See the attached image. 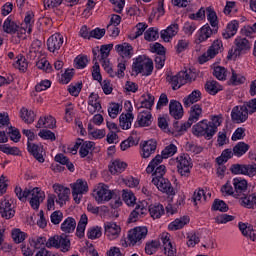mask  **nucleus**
Returning a JSON list of instances; mask_svg holds the SVG:
<instances>
[{"label": "nucleus", "mask_w": 256, "mask_h": 256, "mask_svg": "<svg viewBox=\"0 0 256 256\" xmlns=\"http://www.w3.org/2000/svg\"><path fill=\"white\" fill-rule=\"evenodd\" d=\"M197 79V73L193 72L191 69H186L178 72L176 75H168L166 80L171 85L173 91H177V89H181L183 85H187V83H193Z\"/></svg>", "instance_id": "obj_1"}, {"label": "nucleus", "mask_w": 256, "mask_h": 256, "mask_svg": "<svg viewBox=\"0 0 256 256\" xmlns=\"http://www.w3.org/2000/svg\"><path fill=\"white\" fill-rule=\"evenodd\" d=\"M132 71L136 75L141 74L144 77H149L153 73V60L147 55H139L132 64Z\"/></svg>", "instance_id": "obj_2"}, {"label": "nucleus", "mask_w": 256, "mask_h": 256, "mask_svg": "<svg viewBox=\"0 0 256 256\" xmlns=\"http://www.w3.org/2000/svg\"><path fill=\"white\" fill-rule=\"evenodd\" d=\"M176 153H177V146L175 144H170V145L166 146L162 150L161 155H156L155 158H153L150 161V163L148 164V166L146 168V173H148V175H151V173H153V171H155V168L157 167V165H159V163L163 162V159H169V157H173V155H175Z\"/></svg>", "instance_id": "obj_3"}, {"label": "nucleus", "mask_w": 256, "mask_h": 256, "mask_svg": "<svg viewBox=\"0 0 256 256\" xmlns=\"http://www.w3.org/2000/svg\"><path fill=\"white\" fill-rule=\"evenodd\" d=\"M176 167L181 177H189L191 175V169H193V160L187 153L179 154L176 159Z\"/></svg>", "instance_id": "obj_4"}, {"label": "nucleus", "mask_w": 256, "mask_h": 256, "mask_svg": "<svg viewBox=\"0 0 256 256\" xmlns=\"http://www.w3.org/2000/svg\"><path fill=\"white\" fill-rule=\"evenodd\" d=\"M192 133L195 137H204L205 139H213L215 129L209 124V120L204 119L192 127Z\"/></svg>", "instance_id": "obj_5"}, {"label": "nucleus", "mask_w": 256, "mask_h": 256, "mask_svg": "<svg viewBox=\"0 0 256 256\" xmlns=\"http://www.w3.org/2000/svg\"><path fill=\"white\" fill-rule=\"evenodd\" d=\"M234 45L236 47L228 52V59H233V61H235L237 57H241L242 53L251 49V42H249L247 38L237 37L234 40Z\"/></svg>", "instance_id": "obj_6"}, {"label": "nucleus", "mask_w": 256, "mask_h": 256, "mask_svg": "<svg viewBox=\"0 0 256 256\" xmlns=\"http://www.w3.org/2000/svg\"><path fill=\"white\" fill-rule=\"evenodd\" d=\"M33 27H35V12L27 11L25 13L23 23L20 24L19 35L22 40L27 39V33L28 35H31V33H33Z\"/></svg>", "instance_id": "obj_7"}, {"label": "nucleus", "mask_w": 256, "mask_h": 256, "mask_svg": "<svg viewBox=\"0 0 256 256\" xmlns=\"http://www.w3.org/2000/svg\"><path fill=\"white\" fill-rule=\"evenodd\" d=\"M92 197H94L97 203H107V201H111V199H113V192L109 190V186L100 183L93 190Z\"/></svg>", "instance_id": "obj_8"}, {"label": "nucleus", "mask_w": 256, "mask_h": 256, "mask_svg": "<svg viewBox=\"0 0 256 256\" xmlns=\"http://www.w3.org/2000/svg\"><path fill=\"white\" fill-rule=\"evenodd\" d=\"M79 147V155L83 159L87 157V155H89V153H91L93 149H95V142L84 141L83 139L78 138L75 145L71 148L70 153H72V155L77 154V150L79 149Z\"/></svg>", "instance_id": "obj_9"}, {"label": "nucleus", "mask_w": 256, "mask_h": 256, "mask_svg": "<svg viewBox=\"0 0 256 256\" xmlns=\"http://www.w3.org/2000/svg\"><path fill=\"white\" fill-rule=\"evenodd\" d=\"M70 187L72 189L73 199L77 204L81 203L83 195L89 192V185L87 184V181L83 179L76 180L75 183L70 184Z\"/></svg>", "instance_id": "obj_10"}, {"label": "nucleus", "mask_w": 256, "mask_h": 256, "mask_svg": "<svg viewBox=\"0 0 256 256\" xmlns=\"http://www.w3.org/2000/svg\"><path fill=\"white\" fill-rule=\"evenodd\" d=\"M0 215L2 219H13L15 217V200L9 198H1Z\"/></svg>", "instance_id": "obj_11"}, {"label": "nucleus", "mask_w": 256, "mask_h": 256, "mask_svg": "<svg viewBox=\"0 0 256 256\" xmlns=\"http://www.w3.org/2000/svg\"><path fill=\"white\" fill-rule=\"evenodd\" d=\"M147 233H149L147 227H136L134 229H131L128 232L129 245H141L143 239L147 237Z\"/></svg>", "instance_id": "obj_12"}, {"label": "nucleus", "mask_w": 256, "mask_h": 256, "mask_svg": "<svg viewBox=\"0 0 256 256\" xmlns=\"http://www.w3.org/2000/svg\"><path fill=\"white\" fill-rule=\"evenodd\" d=\"M233 175H246V177H255L256 163L252 164H233L230 168Z\"/></svg>", "instance_id": "obj_13"}, {"label": "nucleus", "mask_w": 256, "mask_h": 256, "mask_svg": "<svg viewBox=\"0 0 256 256\" xmlns=\"http://www.w3.org/2000/svg\"><path fill=\"white\" fill-rule=\"evenodd\" d=\"M223 49V41L221 39L214 40L206 52L207 56L205 54L201 56L200 63H206L209 59L217 57L219 53H222Z\"/></svg>", "instance_id": "obj_14"}, {"label": "nucleus", "mask_w": 256, "mask_h": 256, "mask_svg": "<svg viewBox=\"0 0 256 256\" xmlns=\"http://www.w3.org/2000/svg\"><path fill=\"white\" fill-rule=\"evenodd\" d=\"M29 204L30 206L37 211L41 206V203L45 201V192L39 187H35L32 190H29Z\"/></svg>", "instance_id": "obj_15"}, {"label": "nucleus", "mask_w": 256, "mask_h": 256, "mask_svg": "<svg viewBox=\"0 0 256 256\" xmlns=\"http://www.w3.org/2000/svg\"><path fill=\"white\" fill-rule=\"evenodd\" d=\"M54 189V193H56V203L63 207L67 201H69V195H71V189L61 185V184H54L52 186Z\"/></svg>", "instance_id": "obj_16"}, {"label": "nucleus", "mask_w": 256, "mask_h": 256, "mask_svg": "<svg viewBox=\"0 0 256 256\" xmlns=\"http://www.w3.org/2000/svg\"><path fill=\"white\" fill-rule=\"evenodd\" d=\"M148 205L149 203H147V201H140L136 205L135 209L130 213L128 218L129 223H136V221H139V219L145 217V215H147Z\"/></svg>", "instance_id": "obj_17"}, {"label": "nucleus", "mask_w": 256, "mask_h": 256, "mask_svg": "<svg viewBox=\"0 0 256 256\" xmlns=\"http://www.w3.org/2000/svg\"><path fill=\"white\" fill-rule=\"evenodd\" d=\"M3 31L8 35H16L18 39H23L19 34L21 31V25L15 22V18L13 16H8V18L4 21Z\"/></svg>", "instance_id": "obj_18"}, {"label": "nucleus", "mask_w": 256, "mask_h": 256, "mask_svg": "<svg viewBox=\"0 0 256 256\" xmlns=\"http://www.w3.org/2000/svg\"><path fill=\"white\" fill-rule=\"evenodd\" d=\"M63 43V35L61 33H55L48 38L47 49L50 53H59V50L63 47Z\"/></svg>", "instance_id": "obj_19"}, {"label": "nucleus", "mask_w": 256, "mask_h": 256, "mask_svg": "<svg viewBox=\"0 0 256 256\" xmlns=\"http://www.w3.org/2000/svg\"><path fill=\"white\" fill-rule=\"evenodd\" d=\"M157 151V141L151 139L140 143V156L142 159H149Z\"/></svg>", "instance_id": "obj_20"}, {"label": "nucleus", "mask_w": 256, "mask_h": 256, "mask_svg": "<svg viewBox=\"0 0 256 256\" xmlns=\"http://www.w3.org/2000/svg\"><path fill=\"white\" fill-rule=\"evenodd\" d=\"M104 231L107 239L115 241V239H119L121 235V226L117 225L115 222H105Z\"/></svg>", "instance_id": "obj_21"}, {"label": "nucleus", "mask_w": 256, "mask_h": 256, "mask_svg": "<svg viewBox=\"0 0 256 256\" xmlns=\"http://www.w3.org/2000/svg\"><path fill=\"white\" fill-rule=\"evenodd\" d=\"M152 183L162 193H166V195H175V189H173V186L171 185V182L169 181V179L155 178V179H152Z\"/></svg>", "instance_id": "obj_22"}, {"label": "nucleus", "mask_w": 256, "mask_h": 256, "mask_svg": "<svg viewBox=\"0 0 256 256\" xmlns=\"http://www.w3.org/2000/svg\"><path fill=\"white\" fill-rule=\"evenodd\" d=\"M231 119L234 123H245L249 119L247 108L243 105L235 106L231 112Z\"/></svg>", "instance_id": "obj_23"}, {"label": "nucleus", "mask_w": 256, "mask_h": 256, "mask_svg": "<svg viewBox=\"0 0 256 256\" xmlns=\"http://www.w3.org/2000/svg\"><path fill=\"white\" fill-rule=\"evenodd\" d=\"M159 239L163 244L164 254L167 256H175V253H177V248H175L171 242V234L163 232Z\"/></svg>", "instance_id": "obj_24"}, {"label": "nucleus", "mask_w": 256, "mask_h": 256, "mask_svg": "<svg viewBox=\"0 0 256 256\" xmlns=\"http://www.w3.org/2000/svg\"><path fill=\"white\" fill-rule=\"evenodd\" d=\"M203 117V105L202 104H194L190 107L189 110V117L187 122L189 123L190 127L193 123H197Z\"/></svg>", "instance_id": "obj_25"}, {"label": "nucleus", "mask_w": 256, "mask_h": 256, "mask_svg": "<svg viewBox=\"0 0 256 256\" xmlns=\"http://www.w3.org/2000/svg\"><path fill=\"white\" fill-rule=\"evenodd\" d=\"M88 112L90 115H95L101 111V101L99 100V94L92 92L88 97Z\"/></svg>", "instance_id": "obj_26"}, {"label": "nucleus", "mask_w": 256, "mask_h": 256, "mask_svg": "<svg viewBox=\"0 0 256 256\" xmlns=\"http://www.w3.org/2000/svg\"><path fill=\"white\" fill-rule=\"evenodd\" d=\"M57 120L52 115L41 116L36 124V129H55Z\"/></svg>", "instance_id": "obj_27"}, {"label": "nucleus", "mask_w": 256, "mask_h": 256, "mask_svg": "<svg viewBox=\"0 0 256 256\" xmlns=\"http://www.w3.org/2000/svg\"><path fill=\"white\" fill-rule=\"evenodd\" d=\"M232 185L234 187V194L237 197H241V195H245L247 193V187H248V182L245 180V178L241 177H236L232 180Z\"/></svg>", "instance_id": "obj_28"}, {"label": "nucleus", "mask_w": 256, "mask_h": 256, "mask_svg": "<svg viewBox=\"0 0 256 256\" xmlns=\"http://www.w3.org/2000/svg\"><path fill=\"white\" fill-rule=\"evenodd\" d=\"M184 113L185 112L183 111V105L181 104V102L177 100H170L169 115H171L173 119H183Z\"/></svg>", "instance_id": "obj_29"}, {"label": "nucleus", "mask_w": 256, "mask_h": 256, "mask_svg": "<svg viewBox=\"0 0 256 256\" xmlns=\"http://www.w3.org/2000/svg\"><path fill=\"white\" fill-rule=\"evenodd\" d=\"M115 50L122 57L123 60L131 59L133 57V46L127 42L122 44H117Z\"/></svg>", "instance_id": "obj_30"}, {"label": "nucleus", "mask_w": 256, "mask_h": 256, "mask_svg": "<svg viewBox=\"0 0 256 256\" xmlns=\"http://www.w3.org/2000/svg\"><path fill=\"white\" fill-rule=\"evenodd\" d=\"M27 150L35 157L39 163H45V158H43V146L31 142H27Z\"/></svg>", "instance_id": "obj_31"}, {"label": "nucleus", "mask_w": 256, "mask_h": 256, "mask_svg": "<svg viewBox=\"0 0 256 256\" xmlns=\"http://www.w3.org/2000/svg\"><path fill=\"white\" fill-rule=\"evenodd\" d=\"M177 33H179V24L175 23L168 26L167 29L162 30L160 32V37L163 39V41L169 43V41H171V39H173Z\"/></svg>", "instance_id": "obj_32"}, {"label": "nucleus", "mask_w": 256, "mask_h": 256, "mask_svg": "<svg viewBox=\"0 0 256 256\" xmlns=\"http://www.w3.org/2000/svg\"><path fill=\"white\" fill-rule=\"evenodd\" d=\"M219 31L217 28L211 29V26L209 24H206L200 28L198 31V41L199 43H203L204 41H207L213 35V33H217Z\"/></svg>", "instance_id": "obj_33"}, {"label": "nucleus", "mask_w": 256, "mask_h": 256, "mask_svg": "<svg viewBox=\"0 0 256 256\" xmlns=\"http://www.w3.org/2000/svg\"><path fill=\"white\" fill-rule=\"evenodd\" d=\"M147 212H149L152 219H161L165 215V207L159 203L151 204L147 206Z\"/></svg>", "instance_id": "obj_34"}, {"label": "nucleus", "mask_w": 256, "mask_h": 256, "mask_svg": "<svg viewBox=\"0 0 256 256\" xmlns=\"http://www.w3.org/2000/svg\"><path fill=\"white\" fill-rule=\"evenodd\" d=\"M112 49H113V44L102 45L99 50L100 55H97V50L93 49L92 50V53L94 55L93 61H97V59L99 61L104 59H109V55Z\"/></svg>", "instance_id": "obj_35"}, {"label": "nucleus", "mask_w": 256, "mask_h": 256, "mask_svg": "<svg viewBox=\"0 0 256 256\" xmlns=\"http://www.w3.org/2000/svg\"><path fill=\"white\" fill-rule=\"evenodd\" d=\"M194 205H199V203H205L206 201L211 200V192L205 191L203 189H198L194 192L192 196Z\"/></svg>", "instance_id": "obj_36"}, {"label": "nucleus", "mask_w": 256, "mask_h": 256, "mask_svg": "<svg viewBox=\"0 0 256 256\" xmlns=\"http://www.w3.org/2000/svg\"><path fill=\"white\" fill-rule=\"evenodd\" d=\"M239 29V22L237 20H233L227 24L226 28L222 32V37L224 39H231V37H235L237 35V31Z\"/></svg>", "instance_id": "obj_37"}, {"label": "nucleus", "mask_w": 256, "mask_h": 256, "mask_svg": "<svg viewBox=\"0 0 256 256\" xmlns=\"http://www.w3.org/2000/svg\"><path fill=\"white\" fill-rule=\"evenodd\" d=\"M137 121L140 127H149L153 123V116L151 110L141 111L137 116Z\"/></svg>", "instance_id": "obj_38"}, {"label": "nucleus", "mask_w": 256, "mask_h": 256, "mask_svg": "<svg viewBox=\"0 0 256 256\" xmlns=\"http://www.w3.org/2000/svg\"><path fill=\"white\" fill-rule=\"evenodd\" d=\"M127 169V163L120 159L113 160L109 165L111 175H119Z\"/></svg>", "instance_id": "obj_39"}, {"label": "nucleus", "mask_w": 256, "mask_h": 256, "mask_svg": "<svg viewBox=\"0 0 256 256\" xmlns=\"http://www.w3.org/2000/svg\"><path fill=\"white\" fill-rule=\"evenodd\" d=\"M153 105H155V96L151 93H144L140 97V109H147V111H151Z\"/></svg>", "instance_id": "obj_40"}, {"label": "nucleus", "mask_w": 256, "mask_h": 256, "mask_svg": "<svg viewBox=\"0 0 256 256\" xmlns=\"http://www.w3.org/2000/svg\"><path fill=\"white\" fill-rule=\"evenodd\" d=\"M190 219L189 216H183L180 218H176L168 225L169 231H179V229H183L185 225H188Z\"/></svg>", "instance_id": "obj_41"}, {"label": "nucleus", "mask_w": 256, "mask_h": 256, "mask_svg": "<svg viewBox=\"0 0 256 256\" xmlns=\"http://www.w3.org/2000/svg\"><path fill=\"white\" fill-rule=\"evenodd\" d=\"M200 99H202L201 91L194 90L191 94L183 99L184 107H191V105H194V103L199 102Z\"/></svg>", "instance_id": "obj_42"}, {"label": "nucleus", "mask_w": 256, "mask_h": 256, "mask_svg": "<svg viewBox=\"0 0 256 256\" xmlns=\"http://www.w3.org/2000/svg\"><path fill=\"white\" fill-rule=\"evenodd\" d=\"M204 89L209 95H217L219 91H223V87L221 86V84H219V82L215 80L207 81L205 83Z\"/></svg>", "instance_id": "obj_43"}, {"label": "nucleus", "mask_w": 256, "mask_h": 256, "mask_svg": "<svg viewBox=\"0 0 256 256\" xmlns=\"http://www.w3.org/2000/svg\"><path fill=\"white\" fill-rule=\"evenodd\" d=\"M133 119H135V116H133V113H122L119 117V123L121 129L127 130L131 127L133 124Z\"/></svg>", "instance_id": "obj_44"}, {"label": "nucleus", "mask_w": 256, "mask_h": 256, "mask_svg": "<svg viewBox=\"0 0 256 256\" xmlns=\"http://www.w3.org/2000/svg\"><path fill=\"white\" fill-rule=\"evenodd\" d=\"M76 227H77V221H75V218L68 217L63 221L60 229L61 231H63V233H73Z\"/></svg>", "instance_id": "obj_45"}, {"label": "nucleus", "mask_w": 256, "mask_h": 256, "mask_svg": "<svg viewBox=\"0 0 256 256\" xmlns=\"http://www.w3.org/2000/svg\"><path fill=\"white\" fill-rule=\"evenodd\" d=\"M20 118L27 125H31V123L35 122V112H33V110H29L25 107H22L20 109Z\"/></svg>", "instance_id": "obj_46"}, {"label": "nucleus", "mask_w": 256, "mask_h": 256, "mask_svg": "<svg viewBox=\"0 0 256 256\" xmlns=\"http://www.w3.org/2000/svg\"><path fill=\"white\" fill-rule=\"evenodd\" d=\"M206 15L211 27L219 30V19L215 10L211 7L206 8Z\"/></svg>", "instance_id": "obj_47"}, {"label": "nucleus", "mask_w": 256, "mask_h": 256, "mask_svg": "<svg viewBox=\"0 0 256 256\" xmlns=\"http://www.w3.org/2000/svg\"><path fill=\"white\" fill-rule=\"evenodd\" d=\"M16 69H19L21 73H27V69H29V62L27 58L22 54L17 56V61L14 64Z\"/></svg>", "instance_id": "obj_48"}, {"label": "nucleus", "mask_w": 256, "mask_h": 256, "mask_svg": "<svg viewBox=\"0 0 256 256\" xmlns=\"http://www.w3.org/2000/svg\"><path fill=\"white\" fill-rule=\"evenodd\" d=\"M250 148L251 146H249V144L245 142H238L233 147L235 157H243V155H245V153H247V151H249Z\"/></svg>", "instance_id": "obj_49"}, {"label": "nucleus", "mask_w": 256, "mask_h": 256, "mask_svg": "<svg viewBox=\"0 0 256 256\" xmlns=\"http://www.w3.org/2000/svg\"><path fill=\"white\" fill-rule=\"evenodd\" d=\"M11 237H12L14 243L19 245V243H23V241H25V239H27L28 235H27V233L21 231V229L14 228L11 231Z\"/></svg>", "instance_id": "obj_50"}, {"label": "nucleus", "mask_w": 256, "mask_h": 256, "mask_svg": "<svg viewBox=\"0 0 256 256\" xmlns=\"http://www.w3.org/2000/svg\"><path fill=\"white\" fill-rule=\"evenodd\" d=\"M159 247H161V241L159 240L148 241L145 246V253L147 255H155V253L159 251Z\"/></svg>", "instance_id": "obj_51"}, {"label": "nucleus", "mask_w": 256, "mask_h": 256, "mask_svg": "<svg viewBox=\"0 0 256 256\" xmlns=\"http://www.w3.org/2000/svg\"><path fill=\"white\" fill-rule=\"evenodd\" d=\"M245 81H247L245 76H243L241 74H237V72H235V70H232V75H231L230 79L228 80V85L237 87V85H243V83H245Z\"/></svg>", "instance_id": "obj_52"}, {"label": "nucleus", "mask_w": 256, "mask_h": 256, "mask_svg": "<svg viewBox=\"0 0 256 256\" xmlns=\"http://www.w3.org/2000/svg\"><path fill=\"white\" fill-rule=\"evenodd\" d=\"M55 161L57 163H60V165H66L68 171H70L71 173H73V171H75V165H73V163H71V161H69V158H67V156H65V154H57L55 156Z\"/></svg>", "instance_id": "obj_53"}, {"label": "nucleus", "mask_w": 256, "mask_h": 256, "mask_svg": "<svg viewBox=\"0 0 256 256\" xmlns=\"http://www.w3.org/2000/svg\"><path fill=\"white\" fill-rule=\"evenodd\" d=\"M60 241L58 242V249L62 251V253H67L71 249V240L67 237V235L62 234L59 235Z\"/></svg>", "instance_id": "obj_54"}, {"label": "nucleus", "mask_w": 256, "mask_h": 256, "mask_svg": "<svg viewBox=\"0 0 256 256\" xmlns=\"http://www.w3.org/2000/svg\"><path fill=\"white\" fill-rule=\"evenodd\" d=\"M213 75L218 79V81H226L229 71L223 66H216L213 70Z\"/></svg>", "instance_id": "obj_55"}, {"label": "nucleus", "mask_w": 256, "mask_h": 256, "mask_svg": "<svg viewBox=\"0 0 256 256\" xmlns=\"http://www.w3.org/2000/svg\"><path fill=\"white\" fill-rule=\"evenodd\" d=\"M0 151L6 155H13L15 157L21 155V150L18 147H11L9 144L0 145Z\"/></svg>", "instance_id": "obj_56"}, {"label": "nucleus", "mask_w": 256, "mask_h": 256, "mask_svg": "<svg viewBox=\"0 0 256 256\" xmlns=\"http://www.w3.org/2000/svg\"><path fill=\"white\" fill-rule=\"evenodd\" d=\"M212 211H221L222 213H227L229 211V206L223 200L216 199L212 204Z\"/></svg>", "instance_id": "obj_57"}, {"label": "nucleus", "mask_w": 256, "mask_h": 256, "mask_svg": "<svg viewBox=\"0 0 256 256\" xmlns=\"http://www.w3.org/2000/svg\"><path fill=\"white\" fill-rule=\"evenodd\" d=\"M103 235V230L99 226H94L88 229L87 237L88 239H99Z\"/></svg>", "instance_id": "obj_58"}, {"label": "nucleus", "mask_w": 256, "mask_h": 256, "mask_svg": "<svg viewBox=\"0 0 256 256\" xmlns=\"http://www.w3.org/2000/svg\"><path fill=\"white\" fill-rule=\"evenodd\" d=\"M173 128L176 131V133H179V135H183L187 129H191V124H189L187 121L186 122H179L176 121L173 124Z\"/></svg>", "instance_id": "obj_59"}, {"label": "nucleus", "mask_w": 256, "mask_h": 256, "mask_svg": "<svg viewBox=\"0 0 256 256\" xmlns=\"http://www.w3.org/2000/svg\"><path fill=\"white\" fill-rule=\"evenodd\" d=\"M242 205L243 207H247V209H253L256 205V194L242 197Z\"/></svg>", "instance_id": "obj_60"}, {"label": "nucleus", "mask_w": 256, "mask_h": 256, "mask_svg": "<svg viewBox=\"0 0 256 256\" xmlns=\"http://www.w3.org/2000/svg\"><path fill=\"white\" fill-rule=\"evenodd\" d=\"M88 133L92 135L94 139H103L106 135L104 129H94L93 124H88Z\"/></svg>", "instance_id": "obj_61"}, {"label": "nucleus", "mask_w": 256, "mask_h": 256, "mask_svg": "<svg viewBox=\"0 0 256 256\" xmlns=\"http://www.w3.org/2000/svg\"><path fill=\"white\" fill-rule=\"evenodd\" d=\"M144 39L146 41H157V39H159V31H157L155 28H149L144 33Z\"/></svg>", "instance_id": "obj_62"}, {"label": "nucleus", "mask_w": 256, "mask_h": 256, "mask_svg": "<svg viewBox=\"0 0 256 256\" xmlns=\"http://www.w3.org/2000/svg\"><path fill=\"white\" fill-rule=\"evenodd\" d=\"M74 62L76 69H85V67H87V63H89V58L85 55H79L75 58Z\"/></svg>", "instance_id": "obj_63"}, {"label": "nucleus", "mask_w": 256, "mask_h": 256, "mask_svg": "<svg viewBox=\"0 0 256 256\" xmlns=\"http://www.w3.org/2000/svg\"><path fill=\"white\" fill-rule=\"evenodd\" d=\"M176 53L179 55L180 53H184V51H187L189 49V40L187 39H181L178 40L176 46Z\"/></svg>", "instance_id": "obj_64"}]
</instances>
